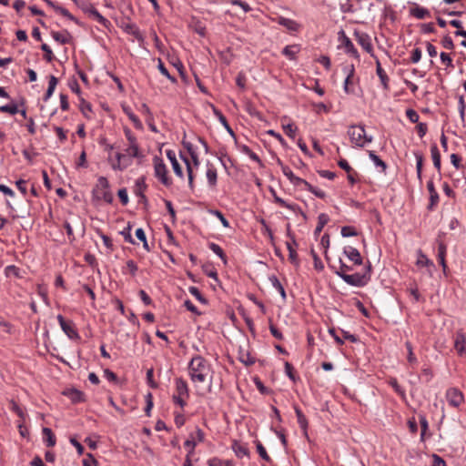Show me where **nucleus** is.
<instances>
[{
	"instance_id": "f257e3e1",
	"label": "nucleus",
	"mask_w": 466,
	"mask_h": 466,
	"mask_svg": "<svg viewBox=\"0 0 466 466\" xmlns=\"http://www.w3.org/2000/svg\"><path fill=\"white\" fill-rule=\"evenodd\" d=\"M187 372L198 392L203 384H207L208 392L211 391L214 371L206 359L200 355L193 357L187 365Z\"/></svg>"
},
{
	"instance_id": "f03ea898",
	"label": "nucleus",
	"mask_w": 466,
	"mask_h": 466,
	"mask_svg": "<svg viewBox=\"0 0 466 466\" xmlns=\"http://www.w3.org/2000/svg\"><path fill=\"white\" fill-rule=\"evenodd\" d=\"M348 136L353 147H363L372 141V137L368 136L363 126L352 125L348 129Z\"/></svg>"
},
{
	"instance_id": "7ed1b4c3",
	"label": "nucleus",
	"mask_w": 466,
	"mask_h": 466,
	"mask_svg": "<svg viewBox=\"0 0 466 466\" xmlns=\"http://www.w3.org/2000/svg\"><path fill=\"white\" fill-rule=\"evenodd\" d=\"M175 392L172 400L175 404L183 409L187 405V400L189 398L188 386L185 380L177 378L175 380Z\"/></svg>"
},
{
	"instance_id": "20e7f679",
	"label": "nucleus",
	"mask_w": 466,
	"mask_h": 466,
	"mask_svg": "<svg viewBox=\"0 0 466 466\" xmlns=\"http://www.w3.org/2000/svg\"><path fill=\"white\" fill-rule=\"evenodd\" d=\"M107 162L116 172H122L133 164L123 152L108 153Z\"/></svg>"
},
{
	"instance_id": "39448f33",
	"label": "nucleus",
	"mask_w": 466,
	"mask_h": 466,
	"mask_svg": "<svg viewBox=\"0 0 466 466\" xmlns=\"http://www.w3.org/2000/svg\"><path fill=\"white\" fill-rule=\"evenodd\" d=\"M93 193L97 199H102L106 203L113 201V194L109 189L108 180L105 177H99L97 178V183L93 189Z\"/></svg>"
},
{
	"instance_id": "423d86ee",
	"label": "nucleus",
	"mask_w": 466,
	"mask_h": 466,
	"mask_svg": "<svg viewBox=\"0 0 466 466\" xmlns=\"http://www.w3.org/2000/svg\"><path fill=\"white\" fill-rule=\"evenodd\" d=\"M153 166L155 177L158 179V181L166 187L171 186L172 180L168 176L167 167L163 159L158 157H155L153 158Z\"/></svg>"
},
{
	"instance_id": "0eeeda50",
	"label": "nucleus",
	"mask_w": 466,
	"mask_h": 466,
	"mask_svg": "<svg viewBox=\"0 0 466 466\" xmlns=\"http://www.w3.org/2000/svg\"><path fill=\"white\" fill-rule=\"evenodd\" d=\"M370 268L369 265L367 268L366 272L364 273H355V274H349L342 276V279L349 285L354 286V287H363L365 286L370 279Z\"/></svg>"
},
{
	"instance_id": "6e6552de",
	"label": "nucleus",
	"mask_w": 466,
	"mask_h": 466,
	"mask_svg": "<svg viewBox=\"0 0 466 466\" xmlns=\"http://www.w3.org/2000/svg\"><path fill=\"white\" fill-rule=\"evenodd\" d=\"M204 439L205 434L199 428H197L194 432L190 433L188 439L184 442V446L187 450V453H189V455H193L196 446L198 443L203 442Z\"/></svg>"
},
{
	"instance_id": "1a4fd4ad",
	"label": "nucleus",
	"mask_w": 466,
	"mask_h": 466,
	"mask_svg": "<svg viewBox=\"0 0 466 466\" xmlns=\"http://www.w3.org/2000/svg\"><path fill=\"white\" fill-rule=\"evenodd\" d=\"M355 38L360 46L368 52L372 57L376 56L373 53V47L371 44L370 36L364 32L355 31L354 32Z\"/></svg>"
},
{
	"instance_id": "9d476101",
	"label": "nucleus",
	"mask_w": 466,
	"mask_h": 466,
	"mask_svg": "<svg viewBox=\"0 0 466 466\" xmlns=\"http://www.w3.org/2000/svg\"><path fill=\"white\" fill-rule=\"evenodd\" d=\"M57 320L62 330L66 334V336L69 339H76L79 338V335L71 321H66L62 315L57 316Z\"/></svg>"
},
{
	"instance_id": "9b49d317",
	"label": "nucleus",
	"mask_w": 466,
	"mask_h": 466,
	"mask_svg": "<svg viewBox=\"0 0 466 466\" xmlns=\"http://www.w3.org/2000/svg\"><path fill=\"white\" fill-rule=\"evenodd\" d=\"M446 398L450 405L459 407L464 401V396L456 388H451L446 392Z\"/></svg>"
},
{
	"instance_id": "f8f14e48",
	"label": "nucleus",
	"mask_w": 466,
	"mask_h": 466,
	"mask_svg": "<svg viewBox=\"0 0 466 466\" xmlns=\"http://www.w3.org/2000/svg\"><path fill=\"white\" fill-rule=\"evenodd\" d=\"M166 154H167L168 160L171 163L174 173L178 177L183 178L184 175H183L182 167L177 158V155H176L175 151L168 149L166 151Z\"/></svg>"
},
{
	"instance_id": "ddd939ff",
	"label": "nucleus",
	"mask_w": 466,
	"mask_h": 466,
	"mask_svg": "<svg viewBox=\"0 0 466 466\" xmlns=\"http://www.w3.org/2000/svg\"><path fill=\"white\" fill-rule=\"evenodd\" d=\"M274 200L279 206L286 208L293 211L296 214L300 215L304 219L307 218L306 214L300 209V208L298 205L289 204V203L286 202L283 198H281L276 195L274 196Z\"/></svg>"
},
{
	"instance_id": "4468645a",
	"label": "nucleus",
	"mask_w": 466,
	"mask_h": 466,
	"mask_svg": "<svg viewBox=\"0 0 466 466\" xmlns=\"http://www.w3.org/2000/svg\"><path fill=\"white\" fill-rule=\"evenodd\" d=\"M344 254L356 265L362 264V258L359 250L351 246L344 248Z\"/></svg>"
},
{
	"instance_id": "2eb2a0df",
	"label": "nucleus",
	"mask_w": 466,
	"mask_h": 466,
	"mask_svg": "<svg viewBox=\"0 0 466 466\" xmlns=\"http://www.w3.org/2000/svg\"><path fill=\"white\" fill-rule=\"evenodd\" d=\"M123 153L132 161L134 158L141 159L143 157L139 145H127Z\"/></svg>"
},
{
	"instance_id": "dca6fc26",
	"label": "nucleus",
	"mask_w": 466,
	"mask_h": 466,
	"mask_svg": "<svg viewBox=\"0 0 466 466\" xmlns=\"http://www.w3.org/2000/svg\"><path fill=\"white\" fill-rule=\"evenodd\" d=\"M466 336L464 333L458 331L454 336V348L457 352L461 355L465 351Z\"/></svg>"
},
{
	"instance_id": "f3484780",
	"label": "nucleus",
	"mask_w": 466,
	"mask_h": 466,
	"mask_svg": "<svg viewBox=\"0 0 466 466\" xmlns=\"http://www.w3.org/2000/svg\"><path fill=\"white\" fill-rule=\"evenodd\" d=\"M278 23L286 27L290 32H298L300 29V25L297 23L295 20L286 18V17H279Z\"/></svg>"
},
{
	"instance_id": "a211bd4d",
	"label": "nucleus",
	"mask_w": 466,
	"mask_h": 466,
	"mask_svg": "<svg viewBox=\"0 0 466 466\" xmlns=\"http://www.w3.org/2000/svg\"><path fill=\"white\" fill-rule=\"evenodd\" d=\"M206 177L208 179V185L211 187H215L218 180V173L216 167L210 163L207 164Z\"/></svg>"
},
{
	"instance_id": "6ab92c4d",
	"label": "nucleus",
	"mask_w": 466,
	"mask_h": 466,
	"mask_svg": "<svg viewBox=\"0 0 466 466\" xmlns=\"http://www.w3.org/2000/svg\"><path fill=\"white\" fill-rule=\"evenodd\" d=\"M341 45L343 46L345 52L347 54L350 55L351 56H353L357 59L360 58L357 49L355 48L353 43L351 42V40L349 37H347L346 35H343Z\"/></svg>"
},
{
	"instance_id": "aec40b11",
	"label": "nucleus",
	"mask_w": 466,
	"mask_h": 466,
	"mask_svg": "<svg viewBox=\"0 0 466 466\" xmlns=\"http://www.w3.org/2000/svg\"><path fill=\"white\" fill-rule=\"evenodd\" d=\"M374 58H375V63H376V72H377V75L380 77V79L381 81V84L383 85L384 88L387 89L388 88L389 77H388L387 74L385 73V71L383 70V68L381 67V65H380V62L379 58L377 56H375Z\"/></svg>"
},
{
	"instance_id": "412c9836",
	"label": "nucleus",
	"mask_w": 466,
	"mask_h": 466,
	"mask_svg": "<svg viewBox=\"0 0 466 466\" xmlns=\"http://www.w3.org/2000/svg\"><path fill=\"white\" fill-rule=\"evenodd\" d=\"M282 172L291 184L299 187V182H302V178L297 177L289 167L283 166Z\"/></svg>"
},
{
	"instance_id": "4be33fe9",
	"label": "nucleus",
	"mask_w": 466,
	"mask_h": 466,
	"mask_svg": "<svg viewBox=\"0 0 466 466\" xmlns=\"http://www.w3.org/2000/svg\"><path fill=\"white\" fill-rule=\"evenodd\" d=\"M410 15L418 19H424L431 15V13L428 9L420 6H416L410 9Z\"/></svg>"
},
{
	"instance_id": "5701e85b",
	"label": "nucleus",
	"mask_w": 466,
	"mask_h": 466,
	"mask_svg": "<svg viewBox=\"0 0 466 466\" xmlns=\"http://www.w3.org/2000/svg\"><path fill=\"white\" fill-rule=\"evenodd\" d=\"M417 266L419 267H428V268H433L434 264L433 262L427 258L426 255H424L421 250H419L417 253Z\"/></svg>"
},
{
	"instance_id": "b1692460",
	"label": "nucleus",
	"mask_w": 466,
	"mask_h": 466,
	"mask_svg": "<svg viewBox=\"0 0 466 466\" xmlns=\"http://www.w3.org/2000/svg\"><path fill=\"white\" fill-rule=\"evenodd\" d=\"M344 72L346 74V78L344 81V91L349 94L350 92V79L352 78L354 72H355L354 66L351 65V66H346L344 68Z\"/></svg>"
},
{
	"instance_id": "393cba45",
	"label": "nucleus",
	"mask_w": 466,
	"mask_h": 466,
	"mask_svg": "<svg viewBox=\"0 0 466 466\" xmlns=\"http://www.w3.org/2000/svg\"><path fill=\"white\" fill-rule=\"evenodd\" d=\"M431 154L434 167L440 171L441 170V154L436 144L431 147Z\"/></svg>"
},
{
	"instance_id": "a878e982",
	"label": "nucleus",
	"mask_w": 466,
	"mask_h": 466,
	"mask_svg": "<svg viewBox=\"0 0 466 466\" xmlns=\"http://www.w3.org/2000/svg\"><path fill=\"white\" fill-rule=\"evenodd\" d=\"M427 188L430 193L431 198V206H434L438 203L439 200V195L438 192L435 189L434 183L432 180H429L427 183Z\"/></svg>"
},
{
	"instance_id": "bb28decb",
	"label": "nucleus",
	"mask_w": 466,
	"mask_h": 466,
	"mask_svg": "<svg viewBox=\"0 0 466 466\" xmlns=\"http://www.w3.org/2000/svg\"><path fill=\"white\" fill-rule=\"evenodd\" d=\"M43 440L48 447H53L56 444V438L49 428L43 429Z\"/></svg>"
},
{
	"instance_id": "cd10ccee",
	"label": "nucleus",
	"mask_w": 466,
	"mask_h": 466,
	"mask_svg": "<svg viewBox=\"0 0 466 466\" xmlns=\"http://www.w3.org/2000/svg\"><path fill=\"white\" fill-rule=\"evenodd\" d=\"M268 280L270 281L271 285L273 286V288L280 294V296L282 297V299H286V292H285V289L283 288V286L281 285V283L279 282V279L272 275L268 278Z\"/></svg>"
},
{
	"instance_id": "c85d7f7f",
	"label": "nucleus",
	"mask_w": 466,
	"mask_h": 466,
	"mask_svg": "<svg viewBox=\"0 0 466 466\" xmlns=\"http://www.w3.org/2000/svg\"><path fill=\"white\" fill-rule=\"evenodd\" d=\"M282 128L285 134L290 138H294L296 137L298 127L293 123H285L282 120Z\"/></svg>"
},
{
	"instance_id": "c756f323",
	"label": "nucleus",
	"mask_w": 466,
	"mask_h": 466,
	"mask_svg": "<svg viewBox=\"0 0 466 466\" xmlns=\"http://www.w3.org/2000/svg\"><path fill=\"white\" fill-rule=\"evenodd\" d=\"M52 37L60 44H67L70 41V35L67 32H53Z\"/></svg>"
},
{
	"instance_id": "7c9ffc66",
	"label": "nucleus",
	"mask_w": 466,
	"mask_h": 466,
	"mask_svg": "<svg viewBox=\"0 0 466 466\" xmlns=\"http://www.w3.org/2000/svg\"><path fill=\"white\" fill-rule=\"evenodd\" d=\"M445 256H446V246L443 243H440L439 248H438V259H439L440 264L441 265L444 272L447 268Z\"/></svg>"
},
{
	"instance_id": "2f4dec72",
	"label": "nucleus",
	"mask_w": 466,
	"mask_h": 466,
	"mask_svg": "<svg viewBox=\"0 0 466 466\" xmlns=\"http://www.w3.org/2000/svg\"><path fill=\"white\" fill-rule=\"evenodd\" d=\"M299 51V47L296 45L287 46L284 47L282 54L289 57L290 60L295 59L296 55Z\"/></svg>"
},
{
	"instance_id": "473e14b6",
	"label": "nucleus",
	"mask_w": 466,
	"mask_h": 466,
	"mask_svg": "<svg viewBox=\"0 0 466 466\" xmlns=\"http://www.w3.org/2000/svg\"><path fill=\"white\" fill-rule=\"evenodd\" d=\"M86 13L90 14L94 16L95 19H96L97 22H99L102 25H106L107 20L93 6L86 7L84 9Z\"/></svg>"
},
{
	"instance_id": "72a5a7b5",
	"label": "nucleus",
	"mask_w": 466,
	"mask_h": 466,
	"mask_svg": "<svg viewBox=\"0 0 466 466\" xmlns=\"http://www.w3.org/2000/svg\"><path fill=\"white\" fill-rule=\"evenodd\" d=\"M369 157L377 167H380L382 172H385L387 165L383 160H381L373 151L369 152Z\"/></svg>"
},
{
	"instance_id": "f704fd0d",
	"label": "nucleus",
	"mask_w": 466,
	"mask_h": 466,
	"mask_svg": "<svg viewBox=\"0 0 466 466\" xmlns=\"http://www.w3.org/2000/svg\"><path fill=\"white\" fill-rule=\"evenodd\" d=\"M329 216L325 213H321L318 217V226L316 227L315 233L319 234L321 232L324 226L329 222Z\"/></svg>"
},
{
	"instance_id": "c9c22d12",
	"label": "nucleus",
	"mask_w": 466,
	"mask_h": 466,
	"mask_svg": "<svg viewBox=\"0 0 466 466\" xmlns=\"http://www.w3.org/2000/svg\"><path fill=\"white\" fill-rule=\"evenodd\" d=\"M56 85H57V78L54 76H51L49 77L48 88L46 93V99H48L53 95Z\"/></svg>"
},
{
	"instance_id": "e433bc0d",
	"label": "nucleus",
	"mask_w": 466,
	"mask_h": 466,
	"mask_svg": "<svg viewBox=\"0 0 466 466\" xmlns=\"http://www.w3.org/2000/svg\"><path fill=\"white\" fill-rule=\"evenodd\" d=\"M5 274L6 277L21 278L20 269L15 265H9L5 268Z\"/></svg>"
},
{
	"instance_id": "4c0bfd02",
	"label": "nucleus",
	"mask_w": 466,
	"mask_h": 466,
	"mask_svg": "<svg viewBox=\"0 0 466 466\" xmlns=\"http://www.w3.org/2000/svg\"><path fill=\"white\" fill-rule=\"evenodd\" d=\"M389 384L393 388L396 393H398L402 399L405 398V390L400 386L396 379H390L389 380Z\"/></svg>"
},
{
	"instance_id": "58836bf2",
	"label": "nucleus",
	"mask_w": 466,
	"mask_h": 466,
	"mask_svg": "<svg viewBox=\"0 0 466 466\" xmlns=\"http://www.w3.org/2000/svg\"><path fill=\"white\" fill-rule=\"evenodd\" d=\"M0 111L4 113H8L10 115H15L16 113H18V106L16 104L1 106Z\"/></svg>"
},
{
	"instance_id": "ea45409f",
	"label": "nucleus",
	"mask_w": 466,
	"mask_h": 466,
	"mask_svg": "<svg viewBox=\"0 0 466 466\" xmlns=\"http://www.w3.org/2000/svg\"><path fill=\"white\" fill-rule=\"evenodd\" d=\"M124 111L127 115L129 119L133 122L134 126L137 128H139V129L142 128L141 121L139 120V118L133 112H131L129 109H127V108H125Z\"/></svg>"
},
{
	"instance_id": "a19ab883",
	"label": "nucleus",
	"mask_w": 466,
	"mask_h": 466,
	"mask_svg": "<svg viewBox=\"0 0 466 466\" xmlns=\"http://www.w3.org/2000/svg\"><path fill=\"white\" fill-rule=\"evenodd\" d=\"M209 248L218 255L224 262H226V256L224 254L223 249L216 243H210Z\"/></svg>"
},
{
	"instance_id": "79ce46f5",
	"label": "nucleus",
	"mask_w": 466,
	"mask_h": 466,
	"mask_svg": "<svg viewBox=\"0 0 466 466\" xmlns=\"http://www.w3.org/2000/svg\"><path fill=\"white\" fill-rule=\"evenodd\" d=\"M136 237L143 242V247L145 249L148 250V244H147V237H146V234H145V231L143 230V228H139L136 230Z\"/></svg>"
},
{
	"instance_id": "37998d69",
	"label": "nucleus",
	"mask_w": 466,
	"mask_h": 466,
	"mask_svg": "<svg viewBox=\"0 0 466 466\" xmlns=\"http://www.w3.org/2000/svg\"><path fill=\"white\" fill-rule=\"evenodd\" d=\"M239 360L245 365H251L255 362V359L248 352H240Z\"/></svg>"
},
{
	"instance_id": "c03bdc74",
	"label": "nucleus",
	"mask_w": 466,
	"mask_h": 466,
	"mask_svg": "<svg viewBox=\"0 0 466 466\" xmlns=\"http://www.w3.org/2000/svg\"><path fill=\"white\" fill-rule=\"evenodd\" d=\"M357 231L353 227L345 226L341 228V236L344 238L357 236Z\"/></svg>"
},
{
	"instance_id": "a18cd8bd",
	"label": "nucleus",
	"mask_w": 466,
	"mask_h": 466,
	"mask_svg": "<svg viewBox=\"0 0 466 466\" xmlns=\"http://www.w3.org/2000/svg\"><path fill=\"white\" fill-rule=\"evenodd\" d=\"M209 212L213 216L217 217L221 221L222 225L225 228H229V222L228 221V219L224 217V215L219 210L214 209V210H210Z\"/></svg>"
},
{
	"instance_id": "49530a36",
	"label": "nucleus",
	"mask_w": 466,
	"mask_h": 466,
	"mask_svg": "<svg viewBox=\"0 0 466 466\" xmlns=\"http://www.w3.org/2000/svg\"><path fill=\"white\" fill-rule=\"evenodd\" d=\"M183 161L187 166V176H188V184H189V187L192 188L193 187V179H194L192 167L187 158L184 157Z\"/></svg>"
},
{
	"instance_id": "de8ad7c7",
	"label": "nucleus",
	"mask_w": 466,
	"mask_h": 466,
	"mask_svg": "<svg viewBox=\"0 0 466 466\" xmlns=\"http://www.w3.org/2000/svg\"><path fill=\"white\" fill-rule=\"evenodd\" d=\"M440 58L442 64H444L447 67H453L452 58L449 54L441 52L440 55Z\"/></svg>"
},
{
	"instance_id": "09e8293b",
	"label": "nucleus",
	"mask_w": 466,
	"mask_h": 466,
	"mask_svg": "<svg viewBox=\"0 0 466 466\" xmlns=\"http://www.w3.org/2000/svg\"><path fill=\"white\" fill-rule=\"evenodd\" d=\"M406 348H407V350H408V361H409V363L411 364V365L412 364H416L417 363V358L413 354L411 344L410 342H406Z\"/></svg>"
},
{
	"instance_id": "8fccbe9b",
	"label": "nucleus",
	"mask_w": 466,
	"mask_h": 466,
	"mask_svg": "<svg viewBox=\"0 0 466 466\" xmlns=\"http://www.w3.org/2000/svg\"><path fill=\"white\" fill-rule=\"evenodd\" d=\"M41 49L46 53L45 58L46 59V61L51 62L54 59V54L50 47L46 44H43L41 46Z\"/></svg>"
},
{
	"instance_id": "3c124183",
	"label": "nucleus",
	"mask_w": 466,
	"mask_h": 466,
	"mask_svg": "<svg viewBox=\"0 0 466 466\" xmlns=\"http://www.w3.org/2000/svg\"><path fill=\"white\" fill-rule=\"evenodd\" d=\"M257 451H258V452L259 456H260L264 461H270V458H269V456L268 455L266 449L264 448V446H263L260 442H258V443L257 444Z\"/></svg>"
},
{
	"instance_id": "603ef678",
	"label": "nucleus",
	"mask_w": 466,
	"mask_h": 466,
	"mask_svg": "<svg viewBox=\"0 0 466 466\" xmlns=\"http://www.w3.org/2000/svg\"><path fill=\"white\" fill-rule=\"evenodd\" d=\"M420 426H421V439L423 440L425 438V435H426V431H428V428H429V424H428V421L426 420V418L424 416H420Z\"/></svg>"
},
{
	"instance_id": "864d4df0",
	"label": "nucleus",
	"mask_w": 466,
	"mask_h": 466,
	"mask_svg": "<svg viewBox=\"0 0 466 466\" xmlns=\"http://www.w3.org/2000/svg\"><path fill=\"white\" fill-rule=\"evenodd\" d=\"M117 196L122 202L123 205H127L128 203V195L126 188H121L117 192Z\"/></svg>"
},
{
	"instance_id": "5fc2aeb1",
	"label": "nucleus",
	"mask_w": 466,
	"mask_h": 466,
	"mask_svg": "<svg viewBox=\"0 0 466 466\" xmlns=\"http://www.w3.org/2000/svg\"><path fill=\"white\" fill-rule=\"evenodd\" d=\"M350 270V268L340 261V266L339 269L336 271V274L342 279V276L349 275L348 271Z\"/></svg>"
},
{
	"instance_id": "6e6d98bb",
	"label": "nucleus",
	"mask_w": 466,
	"mask_h": 466,
	"mask_svg": "<svg viewBox=\"0 0 466 466\" xmlns=\"http://www.w3.org/2000/svg\"><path fill=\"white\" fill-rule=\"evenodd\" d=\"M125 135H126V137L128 142L127 145H138V142H137L136 137L134 136V134L131 132L130 129H126Z\"/></svg>"
},
{
	"instance_id": "4d7b16f0",
	"label": "nucleus",
	"mask_w": 466,
	"mask_h": 466,
	"mask_svg": "<svg viewBox=\"0 0 466 466\" xmlns=\"http://www.w3.org/2000/svg\"><path fill=\"white\" fill-rule=\"evenodd\" d=\"M157 67H158V70L160 71V73H161L163 76H167V77L169 80H171L172 82H175V81H176V79H175L173 76H171L169 75V73H168L167 69L166 68V66H164V64L161 62V60H159V62H158V66H157Z\"/></svg>"
},
{
	"instance_id": "13d9d810",
	"label": "nucleus",
	"mask_w": 466,
	"mask_h": 466,
	"mask_svg": "<svg viewBox=\"0 0 466 466\" xmlns=\"http://www.w3.org/2000/svg\"><path fill=\"white\" fill-rule=\"evenodd\" d=\"M126 268L132 276H135L137 271V266L134 260H127Z\"/></svg>"
},
{
	"instance_id": "bf43d9fd",
	"label": "nucleus",
	"mask_w": 466,
	"mask_h": 466,
	"mask_svg": "<svg viewBox=\"0 0 466 466\" xmlns=\"http://www.w3.org/2000/svg\"><path fill=\"white\" fill-rule=\"evenodd\" d=\"M184 145L186 146V147L187 148L189 154L191 155V157H192L194 165L196 167H198L199 165L198 157L197 154L193 151L191 144L190 143H185Z\"/></svg>"
},
{
	"instance_id": "052dcab7",
	"label": "nucleus",
	"mask_w": 466,
	"mask_h": 466,
	"mask_svg": "<svg viewBox=\"0 0 466 466\" xmlns=\"http://www.w3.org/2000/svg\"><path fill=\"white\" fill-rule=\"evenodd\" d=\"M406 116L412 123H417L419 121V114L413 109H408L406 111Z\"/></svg>"
},
{
	"instance_id": "680f3d73",
	"label": "nucleus",
	"mask_w": 466,
	"mask_h": 466,
	"mask_svg": "<svg viewBox=\"0 0 466 466\" xmlns=\"http://www.w3.org/2000/svg\"><path fill=\"white\" fill-rule=\"evenodd\" d=\"M231 4L234 5H238L239 7H241L243 9V11L245 13H247V12L251 10V8L248 5V4H247L246 2H243L241 0H232Z\"/></svg>"
},
{
	"instance_id": "e2e57ef3",
	"label": "nucleus",
	"mask_w": 466,
	"mask_h": 466,
	"mask_svg": "<svg viewBox=\"0 0 466 466\" xmlns=\"http://www.w3.org/2000/svg\"><path fill=\"white\" fill-rule=\"evenodd\" d=\"M465 109H466V106H465L464 98H463V96H460V98H459V112H460V116L462 120H464V117H465Z\"/></svg>"
},
{
	"instance_id": "0e129e2a",
	"label": "nucleus",
	"mask_w": 466,
	"mask_h": 466,
	"mask_svg": "<svg viewBox=\"0 0 466 466\" xmlns=\"http://www.w3.org/2000/svg\"><path fill=\"white\" fill-rule=\"evenodd\" d=\"M421 58V50L420 48L413 49L410 60L413 64L418 63Z\"/></svg>"
},
{
	"instance_id": "69168bd1",
	"label": "nucleus",
	"mask_w": 466,
	"mask_h": 466,
	"mask_svg": "<svg viewBox=\"0 0 466 466\" xmlns=\"http://www.w3.org/2000/svg\"><path fill=\"white\" fill-rule=\"evenodd\" d=\"M56 12L59 13L60 15L70 20H74V16L69 13V11L60 5L56 7Z\"/></svg>"
},
{
	"instance_id": "338daca9",
	"label": "nucleus",
	"mask_w": 466,
	"mask_h": 466,
	"mask_svg": "<svg viewBox=\"0 0 466 466\" xmlns=\"http://www.w3.org/2000/svg\"><path fill=\"white\" fill-rule=\"evenodd\" d=\"M97 462L91 454H87V457L83 461V466H96Z\"/></svg>"
},
{
	"instance_id": "774afa93",
	"label": "nucleus",
	"mask_w": 466,
	"mask_h": 466,
	"mask_svg": "<svg viewBox=\"0 0 466 466\" xmlns=\"http://www.w3.org/2000/svg\"><path fill=\"white\" fill-rule=\"evenodd\" d=\"M433 459V465L432 466H446V463L442 458H441L439 455L434 454L432 456Z\"/></svg>"
}]
</instances>
